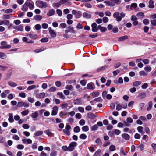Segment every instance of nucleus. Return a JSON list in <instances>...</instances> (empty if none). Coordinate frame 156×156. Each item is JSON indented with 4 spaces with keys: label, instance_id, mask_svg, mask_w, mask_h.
<instances>
[{
    "label": "nucleus",
    "instance_id": "1",
    "mask_svg": "<svg viewBox=\"0 0 156 156\" xmlns=\"http://www.w3.org/2000/svg\"><path fill=\"white\" fill-rule=\"evenodd\" d=\"M125 14L123 12H122L120 14L119 12H116L114 13L113 16L114 18H116L117 21H120L122 20V18L125 16Z\"/></svg>",
    "mask_w": 156,
    "mask_h": 156
},
{
    "label": "nucleus",
    "instance_id": "2",
    "mask_svg": "<svg viewBox=\"0 0 156 156\" xmlns=\"http://www.w3.org/2000/svg\"><path fill=\"white\" fill-rule=\"evenodd\" d=\"M36 6L40 8H46L48 7V5L45 2L38 0L36 2Z\"/></svg>",
    "mask_w": 156,
    "mask_h": 156
},
{
    "label": "nucleus",
    "instance_id": "3",
    "mask_svg": "<svg viewBox=\"0 0 156 156\" xmlns=\"http://www.w3.org/2000/svg\"><path fill=\"white\" fill-rule=\"evenodd\" d=\"M1 46H0L1 49H8L10 48L11 46L10 45H7V42L5 41H2L1 42Z\"/></svg>",
    "mask_w": 156,
    "mask_h": 156
},
{
    "label": "nucleus",
    "instance_id": "4",
    "mask_svg": "<svg viewBox=\"0 0 156 156\" xmlns=\"http://www.w3.org/2000/svg\"><path fill=\"white\" fill-rule=\"evenodd\" d=\"M77 145V143L75 142H72L70 143L68 146L69 148V151L71 152L73 151Z\"/></svg>",
    "mask_w": 156,
    "mask_h": 156
},
{
    "label": "nucleus",
    "instance_id": "5",
    "mask_svg": "<svg viewBox=\"0 0 156 156\" xmlns=\"http://www.w3.org/2000/svg\"><path fill=\"white\" fill-rule=\"evenodd\" d=\"M51 115L52 116H55L57 114L58 110V107L57 106H54L52 108Z\"/></svg>",
    "mask_w": 156,
    "mask_h": 156
},
{
    "label": "nucleus",
    "instance_id": "6",
    "mask_svg": "<svg viewBox=\"0 0 156 156\" xmlns=\"http://www.w3.org/2000/svg\"><path fill=\"white\" fill-rule=\"evenodd\" d=\"M13 28L18 31L21 32L23 30V26L22 25H19L18 26H14Z\"/></svg>",
    "mask_w": 156,
    "mask_h": 156
},
{
    "label": "nucleus",
    "instance_id": "7",
    "mask_svg": "<svg viewBox=\"0 0 156 156\" xmlns=\"http://www.w3.org/2000/svg\"><path fill=\"white\" fill-rule=\"evenodd\" d=\"M28 8H29L30 10H32L34 7V3L33 2H30L29 1H26L25 2Z\"/></svg>",
    "mask_w": 156,
    "mask_h": 156
},
{
    "label": "nucleus",
    "instance_id": "8",
    "mask_svg": "<svg viewBox=\"0 0 156 156\" xmlns=\"http://www.w3.org/2000/svg\"><path fill=\"white\" fill-rule=\"evenodd\" d=\"M45 96V93L44 92L36 94L35 97L37 98L42 99L44 98Z\"/></svg>",
    "mask_w": 156,
    "mask_h": 156
},
{
    "label": "nucleus",
    "instance_id": "9",
    "mask_svg": "<svg viewBox=\"0 0 156 156\" xmlns=\"http://www.w3.org/2000/svg\"><path fill=\"white\" fill-rule=\"evenodd\" d=\"M38 114L37 111H35L34 112L32 113L31 115V117L32 118L34 121L36 120L37 119V118L38 117Z\"/></svg>",
    "mask_w": 156,
    "mask_h": 156
},
{
    "label": "nucleus",
    "instance_id": "10",
    "mask_svg": "<svg viewBox=\"0 0 156 156\" xmlns=\"http://www.w3.org/2000/svg\"><path fill=\"white\" fill-rule=\"evenodd\" d=\"M97 27V24L95 23H94L92 24V30L93 32H97L98 31V28Z\"/></svg>",
    "mask_w": 156,
    "mask_h": 156
},
{
    "label": "nucleus",
    "instance_id": "11",
    "mask_svg": "<svg viewBox=\"0 0 156 156\" xmlns=\"http://www.w3.org/2000/svg\"><path fill=\"white\" fill-rule=\"evenodd\" d=\"M42 18V16L40 15H36L33 16L34 20L37 21H41Z\"/></svg>",
    "mask_w": 156,
    "mask_h": 156
},
{
    "label": "nucleus",
    "instance_id": "12",
    "mask_svg": "<svg viewBox=\"0 0 156 156\" xmlns=\"http://www.w3.org/2000/svg\"><path fill=\"white\" fill-rule=\"evenodd\" d=\"M82 101L81 99L78 98L75 100L73 101V103L75 105H82Z\"/></svg>",
    "mask_w": 156,
    "mask_h": 156
},
{
    "label": "nucleus",
    "instance_id": "13",
    "mask_svg": "<svg viewBox=\"0 0 156 156\" xmlns=\"http://www.w3.org/2000/svg\"><path fill=\"white\" fill-rule=\"evenodd\" d=\"M87 88L88 89L93 90L94 89V85L92 83H88L87 85Z\"/></svg>",
    "mask_w": 156,
    "mask_h": 156
},
{
    "label": "nucleus",
    "instance_id": "14",
    "mask_svg": "<svg viewBox=\"0 0 156 156\" xmlns=\"http://www.w3.org/2000/svg\"><path fill=\"white\" fill-rule=\"evenodd\" d=\"M9 118L8 121L10 123H13L14 120L13 119V115L12 113H9Z\"/></svg>",
    "mask_w": 156,
    "mask_h": 156
},
{
    "label": "nucleus",
    "instance_id": "15",
    "mask_svg": "<svg viewBox=\"0 0 156 156\" xmlns=\"http://www.w3.org/2000/svg\"><path fill=\"white\" fill-rule=\"evenodd\" d=\"M128 38V37L127 36H124L122 37H119L118 39V40L119 41H124L125 40L127 39Z\"/></svg>",
    "mask_w": 156,
    "mask_h": 156
},
{
    "label": "nucleus",
    "instance_id": "16",
    "mask_svg": "<svg viewBox=\"0 0 156 156\" xmlns=\"http://www.w3.org/2000/svg\"><path fill=\"white\" fill-rule=\"evenodd\" d=\"M55 13V11L53 9L50 10L47 13V15L48 16H51L53 15Z\"/></svg>",
    "mask_w": 156,
    "mask_h": 156
},
{
    "label": "nucleus",
    "instance_id": "17",
    "mask_svg": "<svg viewBox=\"0 0 156 156\" xmlns=\"http://www.w3.org/2000/svg\"><path fill=\"white\" fill-rule=\"evenodd\" d=\"M29 36L30 38L35 39L38 38V36L37 35L34 34H29Z\"/></svg>",
    "mask_w": 156,
    "mask_h": 156
},
{
    "label": "nucleus",
    "instance_id": "18",
    "mask_svg": "<svg viewBox=\"0 0 156 156\" xmlns=\"http://www.w3.org/2000/svg\"><path fill=\"white\" fill-rule=\"evenodd\" d=\"M91 15L90 14L87 12H84L83 14V17L84 18L90 19L91 17Z\"/></svg>",
    "mask_w": 156,
    "mask_h": 156
},
{
    "label": "nucleus",
    "instance_id": "19",
    "mask_svg": "<svg viewBox=\"0 0 156 156\" xmlns=\"http://www.w3.org/2000/svg\"><path fill=\"white\" fill-rule=\"evenodd\" d=\"M29 113L28 109L23 111L21 112V114L23 116H25L27 115Z\"/></svg>",
    "mask_w": 156,
    "mask_h": 156
},
{
    "label": "nucleus",
    "instance_id": "20",
    "mask_svg": "<svg viewBox=\"0 0 156 156\" xmlns=\"http://www.w3.org/2000/svg\"><path fill=\"white\" fill-rule=\"evenodd\" d=\"M98 28L100 30L101 32H105L107 30L106 28L102 27L101 25L98 26Z\"/></svg>",
    "mask_w": 156,
    "mask_h": 156
},
{
    "label": "nucleus",
    "instance_id": "21",
    "mask_svg": "<svg viewBox=\"0 0 156 156\" xmlns=\"http://www.w3.org/2000/svg\"><path fill=\"white\" fill-rule=\"evenodd\" d=\"M148 7L150 8H153L154 7V1L153 0H150L149 2Z\"/></svg>",
    "mask_w": 156,
    "mask_h": 156
},
{
    "label": "nucleus",
    "instance_id": "22",
    "mask_svg": "<svg viewBox=\"0 0 156 156\" xmlns=\"http://www.w3.org/2000/svg\"><path fill=\"white\" fill-rule=\"evenodd\" d=\"M122 137L126 140H128L130 138L129 136L127 134H123L122 135Z\"/></svg>",
    "mask_w": 156,
    "mask_h": 156
},
{
    "label": "nucleus",
    "instance_id": "23",
    "mask_svg": "<svg viewBox=\"0 0 156 156\" xmlns=\"http://www.w3.org/2000/svg\"><path fill=\"white\" fill-rule=\"evenodd\" d=\"M7 58V55L4 53L0 52V58L5 59Z\"/></svg>",
    "mask_w": 156,
    "mask_h": 156
},
{
    "label": "nucleus",
    "instance_id": "24",
    "mask_svg": "<svg viewBox=\"0 0 156 156\" xmlns=\"http://www.w3.org/2000/svg\"><path fill=\"white\" fill-rule=\"evenodd\" d=\"M144 69L147 73L151 70V68L149 66H147L144 68Z\"/></svg>",
    "mask_w": 156,
    "mask_h": 156
},
{
    "label": "nucleus",
    "instance_id": "25",
    "mask_svg": "<svg viewBox=\"0 0 156 156\" xmlns=\"http://www.w3.org/2000/svg\"><path fill=\"white\" fill-rule=\"evenodd\" d=\"M136 16L139 18H140L144 17L145 15L143 12H138L136 14Z\"/></svg>",
    "mask_w": 156,
    "mask_h": 156
},
{
    "label": "nucleus",
    "instance_id": "26",
    "mask_svg": "<svg viewBox=\"0 0 156 156\" xmlns=\"http://www.w3.org/2000/svg\"><path fill=\"white\" fill-rule=\"evenodd\" d=\"M49 33L51 36V38H54L56 36V34L54 30L50 32Z\"/></svg>",
    "mask_w": 156,
    "mask_h": 156
},
{
    "label": "nucleus",
    "instance_id": "27",
    "mask_svg": "<svg viewBox=\"0 0 156 156\" xmlns=\"http://www.w3.org/2000/svg\"><path fill=\"white\" fill-rule=\"evenodd\" d=\"M37 143L36 142H34L32 144L31 148L33 150L36 149L37 147Z\"/></svg>",
    "mask_w": 156,
    "mask_h": 156
},
{
    "label": "nucleus",
    "instance_id": "28",
    "mask_svg": "<svg viewBox=\"0 0 156 156\" xmlns=\"http://www.w3.org/2000/svg\"><path fill=\"white\" fill-rule=\"evenodd\" d=\"M146 96L145 93H140L138 95V97H139L141 99H143Z\"/></svg>",
    "mask_w": 156,
    "mask_h": 156
},
{
    "label": "nucleus",
    "instance_id": "29",
    "mask_svg": "<svg viewBox=\"0 0 156 156\" xmlns=\"http://www.w3.org/2000/svg\"><path fill=\"white\" fill-rule=\"evenodd\" d=\"M8 84L9 86L12 87H15L17 86V84L16 83L13 82H8Z\"/></svg>",
    "mask_w": 156,
    "mask_h": 156
},
{
    "label": "nucleus",
    "instance_id": "30",
    "mask_svg": "<svg viewBox=\"0 0 156 156\" xmlns=\"http://www.w3.org/2000/svg\"><path fill=\"white\" fill-rule=\"evenodd\" d=\"M23 7L21 9L22 10L24 11H27L28 9V8L26 3L25 4L23 5Z\"/></svg>",
    "mask_w": 156,
    "mask_h": 156
},
{
    "label": "nucleus",
    "instance_id": "31",
    "mask_svg": "<svg viewBox=\"0 0 156 156\" xmlns=\"http://www.w3.org/2000/svg\"><path fill=\"white\" fill-rule=\"evenodd\" d=\"M80 131V127L78 126H76L73 129V131L75 133H78Z\"/></svg>",
    "mask_w": 156,
    "mask_h": 156
},
{
    "label": "nucleus",
    "instance_id": "32",
    "mask_svg": "<svg viewBox=\"0 0 156 156\" xmlns=\"http://www.w3.org/2000/svg\"><path fill=\"white\" fill-rule=\"evenodd\" d=\"M103 98L104 99H107V93L106 91H104L102 94Z\"/></svg>",
    "mask_w": 156,
    "mask_h": 156
},
{
    "label": "nucleus",
    "instance_id": "33",
    "mask_svg": "<svg viewBox=\"0 0 156 156\" xmlns=\"http://www.w3.org/2000/svg\"><path fill=\"white\" fill-rule=\"evenodd\" d=\"M152 106V102L151 101H150L148 102V106L147 108V110L148 111H149Z\"/></svg>",
    "mask_w": 156,
    "mask_h": 156
},
{
    "label": "nucleus",
    "instance_id": "34",
    "mask_svg": "<svg viewBox=\"0 0 156 156\" xmlns=\"http://www.w3.org/2000/svg\"><path fill=\"white\" fill-rule=\"evenodd\" d=\"M43 134V132L42 131H38L36 132L34 134L36 136H38L42 135Z\"/></svg>",
    "mask_w": 156,
    "mask_h": 156
},
{
    "label": "nucleus",
    "instance_id": "35",
    "mask_svg": "<svg viewBox=\"0 0 156 156\" xmlns=\"http://www.w3.org/2000/svg\"><path fill=\"white\" fill-rule=\"evenodd\" d=\"M82 129L83 131L87 132L89 130V128L88 126L86 125L83 127L82 128Z\"/></svg>",
    "mask_w": 156,
    "mask_h": 156
},
{
    "label": "nucleus",
    "instance_id": "36",
    "mask_svg": "<svg viewBox=\"0 0 156 156\" xmlns=\"http://www.w3.org/2000/svg\"><path fill=\"white\" fill-rule=\"evenodd\" d=\"M143 128L142 126H139L137 128V129L138 131L142 135L144 134V132L143 131Z\"/></svg>",
    "mask_w": 156,
    "mask_h": 156
},
{
    "label": "nucleus",
    "instance_id": "37",
    "mask_svg": "<svg viewBox=\"0 0 156 156\" xmlns=\"http://www.w3.org/2000/svg\"><path fill=\"white\" fill-rule=\"evenodd\" d=\"M101 151L100 149L97 150L95 152L93 156H100Z\"/></svg>",
    "mask_w": 156,
    "mask_h": 156
},
{
    "label": "nucleus",
    "instance_id": "38",
    "mask_svg": "<svg viewBox=\"0 0 156 156\" xmlns=\"http://www.w3.org/2000/svg\"><path fill=\"white\" fill-rule=\"evenodd\" d=\"M60 2L61 4H68L69 3L68 0H61Z\"/></svg>",
    "mask_w": 156,
    "mask_h": 156
},
{
    "label": "nucleus",
    "instance_id": "39",
    "mask_svg": "<svg viewBox=\"0 0 156 156\" xmlns=\"http://www.w3.org/2000/svg\"><path fill=\"white\" fill-rule=\"evenodd\" d=\"M91 94L92 96L96 97L99 95V93L98 92H94L92 93Z\"/></svg>",
    "mask_w": 156,
    "mask_h": 156
},
{
    "label": "nucleus",
    "instance_id": "40",
    "mask_svg": "<svg viewBox=\"0 0 156 156\" xmlns=\"http://www.w3.org/2000/svg\"><path fill=\"white\" fill-rule=\"evenodd\" d=\"M141 83L140 81H135L133 83V86L136 87L141 84Z\"/></svg>",
    "mask_w": 156,
    "mask_h": 156
},
{
    "label": "nucleus",
    "instance_id": "41",
    "mask_svg": "<svg viewBox=\"0 0 156 156\" xmlns=\"http://www.w3.org/2000/svg\"><path fill=\"white\" fill-rule=\"evenodd\" d=\"M65 88L69 90L72 91L73 90V87L72 85H66L65 87Z\"/></svg>",
    "mask_w": 156,
    "mask_h": 156
},
{
    "label": "nucleus",
    "instance_id": "42",
    "mask_svg": "<svg viewBox=\"0 0 156 156\" xmlns=\"http://www.w3.org/2000/svg\"><path fill=\"white\" fill-rule=\"evenodd\" d=\"M87 115L89 118L91 119H93L95 117L94 114L93 113L88 114Z\"/></svg>",
    "mask_w": 156,
    "mask_h": 156
},
{
    "label": "nucleus",
    "instance_id": "43",
    "mask_svg": "<svg viewBox=\"0 0 156 156\" xmlns=\"http://www.w3.org/2000/svg\"><path fill=\"white\" fill-rule=\"evenodd\" d=\"M44 133L48 136H52L53 134V133H52L51 131L49 130L45 131H44Z\"/></svg>",
    "mask_w": 156,
    "mask_h": 156
},
{
    "label": "nucleus",
    "instance_id": "44",
    "mask_svg": "<svg viewBox=\"0 0 156 156\" xmlns=\"http://www.w3.org/2000/svg\"><path fill=\"white\" fill-rule=\"evenodd\" d=\"M23 101L18 102L17 103V106L19 108L23 106Z\"/></svg>",
    "mask_w": 156,
    "mask_h": 156
},
{
    "label": "nucleus",
    "instance_id": "45",
    "mask_svg": "<svg viewBox=\"0 0 156 156\" xmlns=\"http://www.w3.org/2000/svg\"><path fill=\"white\" fill-rule=\"evenodd\" d=\"M122 108V106L120 104H118L117 105L116 110L117 111H120Z\"/></svg>",
    "mask_w": 156,
    "mask_h": 156
},
{
    "label": "nucleus",
    "instance_id": "46",
    "mask_svg": "<svg viewBox=\"0 0 156 156\" xmlns=\"http://www.w3.org/2000/svg\"><path fill=\"white\" fill-rule=\"evenodd\" d=\"M98 126L97 125H93L91 128L92 131H95L97 130L98 129Z\"/></svg>",
    "mask_w": 156,
    "mask_h": 156
},
{
    "label": "nucleus",
    "instance_id": "47",
    "mask_svg": "<svg viewBox=\"0 0 156 156\" xmlns=\"http://www.w3.org/2000/svg\"><path fill=\"white\" fill-rule=\"evenodd\" d=\"M57 95L59 96L62 99H64L65 98V97L62 93L58 92L57 93Z\"/></svg>",
    "mask_w": 156,
    "mask_h": 156
},
{
    "label": "nucleus",
    "instance_id": "48",
    "mask_svg": "<svg viewBox=\"0 0 156 156\" xmlns=\"http://www.w3.org/2000/svg\"><path fill=\"white\" fill-rule=\"evenodd\" d=\"M139 74L141 76H146L147 75V73L144 71H141L139 72Z\"/></svg>",
    "mask_w": 156,
    "mask_h": 156
},
{
    "label": "nucleus",
    "instance_id": "49",
    "mask_svg": "<svg viewBox=\"0 0 156 156\" xmlns=\"http://www.w3.org/2000/svg\"><path fill=\"white\" fill-rule=\"evenodd\" d=\"M143 23L144 24L147 25L149 24V20L147 19H145L143 20Z\"/></svg>",
    "mask_w": 156,
    "mask_h": 156
},
{
    "label": "nucleus",
    "instance_id": "50",
    "mask_svg": "<svg viewBox=\"0 0 156 156\" xmlns=\"http://www.w3.org/2000/svg\"><path fill=\"white\" fill-rule=\"evenodd\" d=\"M36 87V86L34 85H32L29 86L27 88L28 90H31L35 88Z\"/></svg>",
    "mask_w": 156,
    "mask_h": 156
},
{
    "label": "nucleus",
    "instance_id": "51",
    "mask_svg": "<svg viewBox=\"0 0 156 156\" xmlns=\"http://www.w3.org/2000/svg\"><path fill=\"white\" fill-rule=\"evenodd\" d=\"M27 100L29 102L31 103H33L35 101L34 99L31 97H28V98Z\"/></svg>",
    "mask_w": 156,
    "mask_h": 156
},
{
    "label": "nucleus",
    "instance_id": "52",
    "mask_svg": "<svg viewBox=\"0 0 156 156\" xmlns=\"http://www.w3.org/2000/svg\"><path fill=\"white\" fill-rule=\"evenodd\" d=\"M94 101L97 102H101L102 101V99L101 97H99L95 99L94 100Z\"/></svg>",
    "mask_w": 156,
    "mask_h": 156
},
{
    "label": "nucleus",
    "instance_id": "53",
    "mask_svg": "<svg viewBox=\"0 0 156 156\" xmlns=\"http://www.w3.org/2000/svg\"><path fill=\"white\" fill-rule=\"evenodd\" d=\"M79 123L81 126H83L85 123V121L84 119H81L79 121Z\"/></svg>",
    "mask_w": 156,
    "mask_h": 156
},
{
    "label": "nucleus",
    "instance_id": "54",
    "mask_svg": "<svg viewBox=\"0 0 156 156\" xmlns=\"http://www.w3.org/2000/svg\"><path fill=\"white\" fill-rule=\"evenodd\" d=\"M80 138L82 139H85L87 138V136L84 134H82L80 136Z\"/></svg>",
    "mask_w": 156,
    "mask_h": 156
},
{
    "label": "nucleus",
    "instance_id": "55",
    "mask_svg": "<svg viewBox=\"0 0 156 156\" xmlns=\"http://www.w3.org/2000/svg\"><path fill=\"white\" fill-rule=\"evenodd\" d=\"M12 138L16 140H20V137L16 135H14L12 136Z\"/></svg>",
    "mask_w": 156,
    "mask_h": 156
},
{
    "label": "nucleus",
    "instance_id": "56",
    "mask_svg": "<svg viewBox=\"0 0 156 156\" xmlns=\"http://www.w3.org/2000/svg\"><path fill=\"white\" fill-rule=\"evenodd\" d=\"M17 148L18 149L22 150L24 148V146L22 144H18L17 145Z\"/></svg>",
    "mask_w": 156,
    "mask_h": 156
},
{
    "label": "nucleus",
    "instance_id": "57",
    "mask_svg": "<svg viewBox=\"0 0 156 156\" xmlns=\"http://www.w3.org/2000/svg\"><path fill=\"white\" fill-rule=\"evenodd\" d=\"M63 131L65 134L68 135H69L70 134V132L69 130L64 129L63 130Z\"/></svg>",
    "mask_w": 156,
    "mask_h": 156
},
{
    "label": "nucleus",
    "instance_id": "58",
    "mask_svg": "<svg viewBox=\"0 0 156 156\" xmlns=\"http://www.w3.org/2000/svg\"><path fill=\"white\" fill-rule=\"evenodd\" d=\"M62 149L64 151H69V147H67V146H63L62 147Z\"/></svg>",
    "mask_w": 156,
    "mask_h": 156
},
{
    "label": "nucleus",
    "instance_id": "59",
    "mask_svg": "<svg viewBox=\"0 0 156 156\" xmlns=\"http://www.w3.org/2000/svg\"><path fill=\"white\" fill-rule=\"evenodd\" d=\"M56 13L59 16H61L62 15V11L59 9H58L56 10Z\"/></svg>",
    "mask_w": 156,
    "mask_h": 156
},
{
    "label": "nucleus",
    "instance_id": "60",
    "mask_svg": "<svg viewBox=\"0 0 156 156\" xmlns=\"http://www.w3.org/2000/svg\"><path fill=\"white\" fill-rule=\"evenodd\" d=\"M78 109L80 112L82 113H83L84 112V108L82 107H79L78 108Z\"/></svg>",
    "mask_w": 156,
    "mask_h": 156
},
{
    "label": "nucleus",
    "instance_id": "61",
    "mask_svg": "<svg viewBox=\"0 0 156 156\" xmlns=\"http://www.w3.org/2000/svg\"><path fill=\"white\" fill-rule=\"evenodd\" d=\"M3 17L5 19H10L11 16L10 14H8L6 15H4L3 16Z\"/></svg>",
    "mask_w": 156,
    "mask_h": 156
},
{
    "label": "nucleus",
    "instance_id": "62",
    "mask_svg": "<svg viewBox=\"0 0 156 156\" xmlns=\"http://www.w3.org/2000/svg\"><path fill=\"white\" fill-rule=\"evenodd\" d=\"M109 149L110 151H114L115 149V147L113 145H111L110 146Z\"/></svg>",
    "mask_w": 156,
    "mask_h": 156
},
{
    "label": "nucleus",
    "instance_id": "63",
    "mask_svg": "<svg viewBox=\"0 0 156 156\" xmlns=\"http://www.w3.org/2000/svg\"><path fill=\"white\" fill-rule=\"evenodd\" d=\"M84 5L86 7L88 8H91L92 6L91 5L88 3H86L84 4Z\"/></svg>",
    "mask_w": 156,
    "mask_h": 156
},
{
    "label": "nucleus",
    "instance_id": "64",
    "mask_svg": "<svg viewBox=\"0 0 156 156\" xmlns=\"http://www.w3.org/2000/svg\"><path fill=\"white\" fill-rule=\"evenodd\" d=\"M51 156H56L57 155V152L55 151H53L50 154Z\"/></svg>",
    "mask_w": 156,
    "mask_h": 156
}]
</instances>
